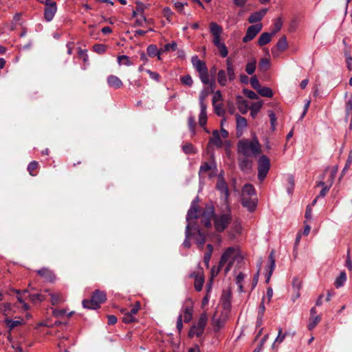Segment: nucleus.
I'll return each mask as SVG.
<instances>
[{
    "label": "nucleus",
    "instance_id": "f257e3e1",
    "mask_svg": "<svg viewBox=\"0 0 352 352\" xmlns=\"http://www.w3.org/2000/svg\"><path fill=\"white\" fill-rule=\"evenodd\" d=\"M261 151V145L256 138L252 140H242L238 143V152L245 157L256 156Z\"/></svg>",
    "mask_w": 352,
    "mask_h": 352
},
{
    "label": "nucleus",
    "instance_id": "f03ea898",
    "mask_svg": "<svg viewBox=\"0 0 352 352\" xmlns=\"http://www.w3.org/2000/svg\"><path fill=\"white\" fill-rule=\"evenodd\" d=\"M242 260V256L240 254L239 250L237 247H229L227 248L220 258V265L223 266L227 264L225 272L228 273L235 261H240Z\"/></svg>",
    "mask_w": 352,
    "mask_h": 352
},
{
    "label": "nucleus",
    "instance_id": "7ed1b4c3",
    "mask_svg": "<svg viewBox=\"0 0 352 352\" xmlns=\"http://www.w3.org/2000/svg\"><path fill=\"white\" fill-rule=\"evenodd\" d=\"M197 209L195 202H192L190 209L186 215L187 226L186 227V239L183 243V245L189 248L190 247V242L189 238L191 235V228L193 227L192 223L190 221L192 219L197 217Z\"/></svg>",
    "mask_w": 352,
    "mask_h": 352
},
{
    "label": "nucleus",
    "instance_id": "20e7f679",
    "mask_svg": "<svg viewBox=\"0 0 352 352\" xmlns=\"http://www.w3.org/2000/svg\"><path fill=\"white\" fill-rule=\"evenodd\" d=\"M106 299L105 292L96 289L93 293L90 300H84L82 301V305L85 308L96 309L100 307V304L104 302Z\"/></svg>",
    "mask_w": 352,
    "mask_h": 352
},
{
    "label": "nucleus",
    "instance_id": "39448f33",
    "mask_svg": "<svg viewBox=\"0 0 352 352\" xmlns=\"http://www.w3.org/2000/svg\"><path fill=\"white\" fill-rule=\"evenodd\" d=\"M214 221L216 230L218 232H223L232 221L230 210L228 209L226 212L216 215Z\"/></svg>",
    "mask_w": 352,
    "mask_h": 352
},
{
    "label": "nucleus",
    "instance_id": "423d86ee",
    "mask_svg": "<svg viewBox=\"0 0 352 352\" xmlns=\"http://www.w3.org/2000/svg\"><path fill=\"white\" fill-rule=\"evenodd\" d=\"M208 322V316L206 313L201 314L197 323L193 325L189 331V337L201 336L204 331L205 327Z\"/></svg>",
    "mask_w": 352,
    "mask_h": 352
},
{
    "label": "nucleus",
    "instance_id": "0eeeda50",
    "mask_svg": "<svg viewBox=\"0 0 352 352\" xmlns=\"http://www.w3.org/2000/svg\"><path fill=\"white\" fill-rule=\"evenodd\" d=\"M270 168V161L266 155H262L258 162V177L263 181Z\"/></svg>",
    "mask_w": 352,
    "mask_h": 352
},
{
    "label": "nucleus",
    "instance_id": "6e6552de",
    "mask_svg": "<svg viewBox=\"0 0 352 352\" xmlns=\"http://www.w3.org/2000/svg\"><path fill=\"white\" fill-rule=\"evenodd\" d=\"M192 202H195V204H196V207H197V217L192 219L190 220V221L194 225L197 226L193 222V220L194 219H200L201 223V225L204 227H205V228L210 227L211 226V219H212V218L213 217V214H214L213 210L210 208L207 210L204 211L201 216H199V212L197 204L196 201H193Z\"/></svg>",
    "mask_w": 352,
    "mask_h": 352
},
{
    "label": "nucleus",
    "instance_id": "1a4fd4ad",
    "mask_svg": "<svg viewBox=\"0 0 352 352\" xmlns=\"http://www.w3.org/2000/svg\"><path fill=\"white\" fill-rule=\"evenodd\" d=\"M210 32L213 36L212 43L217 47L223 43L221 42V35L223 33V28L215 22H211L209 25Z\"/></svg>",
    "mask_w": 352,
    "mask_h": 352
},
{
    "label": "nucleus",
    "instance_id": "9d476101",
    "mask_svg": "<svg viewBox=\"0 0 352 352\" xmlns=\"http://www.w3.org/2000/svg\"><path fill=\"white\" fill-rule=\"evenodd\" d=\"M45 8L44 12V16L47 21H51L56 11L57 7L55 1L52 0H46L45 2Z\"/></svg>",
    "mask_w": 352,
    "mask_h": 352
},
{
    "label": "nucleus",
    "instance_id": "9b49d317",
    "mask_svg": "<svg viewBox=\"0 0 352 352\" xmlns=\"http://www.w3.org/2000/svg\"><path fill=\"white\" fill-rule=\"evenodd\" d=\"M261 23H257L250 25V27H248L246 31V34L245 36L243 38V41L244 43H247L250 41H252L256 36V35L261 30Z\"/></svg>",
    "mask_w": 352,
    "mask_h": 352
},
{
    "label": "nucleus",
    "instance_id": "f8f14e48",
    "mask_svg": "<svg viewBox=\"0 0 352 352\" xmlns=\"http://www.w3.org/2000/svg\"><path fill=\"white\" fill-rule=\"evenodd\" d=\"M228 315L222 314V312L220 314L219 316H217V314L214 315L212 320V323L215 331H219L221 328L224 327L226 321L228 319Z\"/></svg>",
    "mask_w": 352,
    "mask_h": 352
},
{
    "label": "nucleus",
    "instance_id": "ddd939ff",
    "mask_svg": "<svg viewBox=\"0 0 352 352\" xmlns=\"http://www.w3.org/2000/svg\"><path fill=\"white\" fill-rule=\"evenodd\" d=\"M217 189L219 190L223 195L224 199H227L229 197V190L227 183L224 180L222 174H219L218 176V180L217 183Z\"/></svg>",
    "mask_w": 352,
    "mask_h": 352
},
{
    "label": "nucleus",
    "instance_id": "4468645a",
    "mask_svg": "<svg viewBox=\"0 0 352 352\" xmlns=\"http://www.w3.org/2000/svg\"><path fill=\"white\" fill-rule=\"evenodd\" d=\"M4 323L6 328L8 329L9 331H11L17 327L23 324L24 320L20 317H16L14 319H10L7 317L4 320Z\"/></svg>",
    "mask_w": 352,
    "mask_h": 352
},
{
    "label": "nucleus",
    "instance_id": "2eb2a0df",
    "mask_svg": "<svg viewBox=\"0 0 352 352\" xmlns=\"http://www.w3.org/2000/svg\"><path fill=\"white\" fill-rule=\"evenodd\" d=\"M193 312L192 302L190 299H188L186 301V307L182 311V317L185 322H188L191 320Z\"/></svg>",
    "mask_w": 352,
    "mask_h": 352
},
{
    "label": "nucleus",
    "instance_id": "dca6fc26",
    "mask_svg": "<svg viewBox=\"0 0 352 352\" xmlns=\"http://www.w3.org/2000/svg\"><path fill=\"white\" fill-rule=\"evenodd\" d=\"M221 305L223 307L222 314L229 316L231 310V294L230 292L224 293L221 297Z\"/></svg>",
    "mask_w": 352,
    "mask_h": 352
},
{
    "label": "nucleus",
    "instance_id": "f3484780",
    "mask_svg": "<svg viewBox=\"0 0 352 352\" xmlns=\"http://www.w3.org/2000/svg\"><path fill=\"white\" fill-rule=\"evenodd\" d=\"M193 227L191 228V231H195V242L199 248H202L206 242V236L203 232H201L199 226H195L192 223Z\"/></svg>",
    "mask_w": 352,
    "mask_h": 352
},
{
    "label": "nucleus",
    "instance_id": "a211bd4d",
    "mask_svg": "<svg viewBox=\"0 0 352 352\" xmlns=\"http://www.w3.org/2000/svg\"><path fill=\"white\" fill-rule=\"evenodd\" d=\"M239 168L243 172L248 173L252 169L253 161L250 159V157L243 155V157L239 158Z\"/></svg>",
    "mask_w": 352,
    "mask_h": 352
},
{
    "label": "nucleus",
    "instance_id": "6ab92c4d",
    "mask_svg": "<svg viewBox=\"0 0 352 352\" xmlns=\"http://www.w3.org/2000/svg\"><path fill=\"white\" fill-rule=\"evenodd\" d=\"M190 277L195 278V288L197 291L199 292L202 289L203 285L204 283V277L201 272L192 273L190 274Z\"/></svg>",
    "mask_w": 352,
    "mask_h": 352
},
{
    "label": "nucleus",
    "instance_id": "aec40b11",
    "mask_svg": "<svg viewBox=\"0 0 352 352\" xmlns=\"http://www.w3.org/2000/svg\"><path fill=\"white\" fill-rule=\"evenodd\" d=\"M192 63L197 72L200 74L208 70L206 63L198 58L197 56L192 57Z\"/></svg>",
    "mask_w": 352,
    "mask_h": 352
},
{
    "label": "nucleus",
    "instance_id": "412c9836",
    "mask_svg": "<svg viewBox=\"0 0 352 352\" xmlns=\"http://www.w3.org/2000/svg\"><path fill=\"white\" fill-rule=\"evenodd\" d=\"M267 12V8H263L258 12H254L249 16L248 21L250 23H254L260 21Z\"/></svg>",
    "mask_w": 352,
    "mask_h": 352
},
{
    "label": "nucleus",
    "instance_id": "4be33fe9",
    "mask_svg": "<svg viewBox=\"0 0 352 352\" xmlns=\"http://www.w3.org/2000/svg\"><path fill=\"white\" fill-rule=\"evenodd\" d=\"M107 81L109 87L116 89H120L123 85L122 80L118 76L114 75L109 76Z\"/></svg>",
    "mask_w": 352,
    "mask_h": 352
},
{
    "label": "nucleus",
    "instance_id": "5701e85b",
    "mask_svg": "<svg viewBox=\"0 0 352 352\" xmlns=\"http://www.w3.org/2000/svg\"><path fill=\"white\" fill-rule=\"evenodd\" d=\"M243 206L247 208L250 211H253L256 208V201L252 197H243L241 198Z\"/></svg>",
    "mask_w": 352,
    "mask_h": 352
},
{
    "label": "nucleus",
    "instance_id": "b1692460",
    "mask_svg": "<svg viewBox=\"0 0 352 352\" xmlns=\"http://www.w3.org/2000/svg\"><path fill=\"white\" fill-rule=\"evenodd\" d=\"M212 104L214 110H221L222 95L220 91H217L214 93L212 98Z\"/></svg>",
    "mask_w": 352,
    "mask_h": 352
},
{
    "label": "nucleus",
    "instance_id": "393cba45",
    "mask_svg": "<svg viewBox=\"0 0 352 352\" xmlns=\"http://www.w3.org/2000/svg\"><path fill=\"white\" fill-rule=\"evenodd\" d=\"M199 76L202 83L204 85H210V89L212 91H213V89L214 87V81L210 80L208 70H206L204 72L199 74Z\"/></svg>",
    "mask_w": 352,
    "mask_h": 352
},
{
    "label": "nucleus",
    "instance_id": "a878e982",
    "mask_svg": "<svg viewBox=\"0 0 352 352\" xmlns=\"http://www.w3.org/2000/svg\"><path fill=\"white\" fill-rule=\"evenodd\" d=\"M37 273L47 281H53L55 276L52 271L47 268H42L37 271Z\"/></svg>",
    "mask_w": 352,
    "mask_h": 352
},
{
    "label": "nucleus",
    "instance_id": "bb28decb",
    "mask_svg": "<svg viewBox=\"0 0 352 352\" xmlns=\"http://www.w3.org/2000/svg\"><path fill=\"white\" fill-rule=\"evenodd\" d=\"M211 90L209 88H204L199 94V103L201 106V110H206L207 108V105L204 103L205 99L210 94Z\"/></svg>",
    "mask_w": 352,
    "mask_h": 352
},
{
    "label": "nucleus",
    "instance_id": "cd10ccee",
    "mask_svg": "<svg viewBox=\"0 0 352 352\" xmlns=\"http://www.w3.org/2000/svg\"><path fill=\"white\" fill-rule=\"evenodd\" d=\"M274 36V34L268 32H263L260 36L258 40V45L260 46H263L267 43H269L271 40L272 37Z\"/></svg>",
    "mask_w": 352,
    "mask_h": 352
},
{
    "label": "nucleus",
    "instance_id": "c85d7f7f",
    "mask_svg": "<svg viewBox=\"0 0 352 352\" xmlns=\"http://www.w3.org/2000/svg\"><path fill=\"white\" fill-rule=\"evenodd\" d=\"M226 74L229 81H232L235 78L234 68L229 59L226 60Z\"/></svg>",
    "mask_w": 352,
    "mask_h": 352
},
{
    "label": "nucleus",
    "instance_id": "c756f323",
    "mask_svg": "<svg viewBox=\"0 0 352 352\" xmlns=\"http://www.w3.org/2000/svg\"><path fill=\"white\" fill-rule=\"evenodd\" d=\"M270 259V266H269V271L267 274H266V283H268L270 280V278L272 275V273L274 272V270L275 268V259L273 256V252H271L269 256Z\"/></svg>",
    "mask_w": 352,
    "mask_h": 352
},
{
    "label": "nucleus",
    "instance_id": "7c9ffc66",
    "mask_svg": "<svg viewBox=\"0 0 352 352\" xmlns=\"http://www.w3.org/2000/svg\"><path fill=\"white\" fill-rule=\"evenodd\" d=\"M228 76L225 70L221 69L217 73V81L221 86H226L228 82Z\"/></svg>",
    "mask_w": 352,
    "mask_h": 352
},
{
    "label": "nucleus",
    "instance_id": "2f4dec72",
    "mask_svg": "<svg viewBox=\"0 0 352 352\" xmlns=\"http://www.w3.org/2000/svg\"><path fill=\"white\" fill-rule=\"evenodd\" d=\"M255 195V190L252 185L245 184L242 189L243 197H252Z\"/></svg>",
    "mask_w": 352,
    "mask_h": 352
},
{
    "label": "nucleus",
    "instance_id": "473e14b6",
    "mask_svg": "<svg viewBox=\"0 0 352 352\" xmlns=\"http://www.w3.org/2000/svg\"><path fill=\"white\" fill-rule=\"evenodd\" d=\"M210 142L213 143L218 147H221L222 146V140L217 130L213 131L212 137L210 139Z\"/></svg>",
    "mask_w": 352,
    "mask_h": 352
},
{
    "label": "nucleus",
    "instance_id": "72a5a7b5",
    "mask_svg": "<svg viewBox=\"0 0 352 352\" xmlns=\"http://www.w3.org/2000/svg\"><path fill=\"white\" fill-rule=\"evenodd\" d=\"M216 165L214 162L208 163V162H204L201 166H200L199 175V176L206 172H208L210 170H212V168H215Z\"/></svg>",
    "mask_w": 352,
    "mask_h": 352
},
{
    "label": "nucleus",
    "instance_id": "f704fd0d",
    "mask_svg": "<svg viewBox=\"0 0 352 352\" xmlns=\"http://www.w3.org/2000/svg\"><path fill=\"white\" fill-rule=\"evenodd\" d=\"M51 296V302L53 305L59 304L65 300L63 296L61 294L52 293L50 294Z\"/></svg>",
    "mask_w": 352,
    "mask_h": 352
},
{
    "label": "nucleus",
    "instance_id": "c9c22d12",
    "mask_svg": "<svg viewBox=\"0 0 352 352\" xmlns=\"http://www.w3.org/2000/svg\"><path fill=\"white\" fill-rule=\"evenodd\" d=\"M236 129L238 131H242L247 126L246 119L240 116L237 115L236 116Z\"/></svg>",
    "mask_w": 352,
    "mask_h": 352
},
{
    "label": "nucleus",
    "instance_id": "e433bc0d",
    "mask_svg": "<svg viewBox=\"0 0 352 352\" xmlns=\"http://www.w3.org/2000/svg\"><path fill=\"white\" fill-rule=\"evenodd\" d=\"M346 274L345 273V272H342L340 274V276L336 278V281H335V286L337 287V288H339L340 287H342L344 284V283L346 282Z\"/></svg>",
    "mask_w": 352,
    "mask_h": 352
},
{
    "label": "nucleus",
    "instance_id": "4c0bfd02",
    "mask_svg": "<svg viewBox=\"0 0 352 352\" xmlns=\"http://www.w3.org/2000/svg\"><path fill=\"white\" fill-rule=\"evenodd\" d=\"M245 278V274L240 272L235 278L236 284L238 286V290L239 292H243V281Z\"/></svg>",
    "mask_w": 352,
    "mask_h": 352
},
{
    "label": "nucleus",
    "instance_id": "58836bf2",
    "mask_svg": "<svg viewBox=\"0 0 352 352\" xmlns=\"http://www.w3.org/2000/svg\"><path fill=\"white\" fill-rule=\"evenodd\" d=\"M257 91L261 96H264V97L270 98L273 96L272 90L270 88L267 87H260V88L257 90Z\"/></svg>",
    "mask_w": 352,
    "mask_h": 352
},
{
    "label": "nucleus",
    "instance_id": "ea45409f",
    "mask_svg": "<svg viewBox=\"0 0 352 352\" xmlns=\"http://www.w3.org/2000/svg\"><path fill=\"white\" fill-rule=\"evenodd\" d=\"M320 316L310 317L307 327L309 330H312L320 321Z\"/></svg>",
    "mask_w": 352,
    "mask_h": 352
},
{
    "label": "nucleus",
    "instance_id": "a19ab883",
    "mask_svg": "<svg viewBox=\"0 0 352 352\" xmlns=\"http://www.w3.org/2000/svg\"><path fill=\"white\" fill-rule=\"evenodd\" d=\"M256 60L253 59L252 61L247 63L245 67V72L249 74L252 75L254 74L256 69Z\"/></svg>",
    "mask_w": 352,
    "mask_h": 352
},
{
    "label": "nucleus",
    "instance_id": "79ce46f5",
    "mask_svg": "<svg viewBox=\"0 0 352 352\" xmlns=\"http://www.w3.org/2000/svg\"><path fill=\"white\" fill-rule=\"evenodd\" d=\"M288 44L286 36H282L276 44L277 48L280 51H285L287 48Z\"/></svg>",
    "mask_w": 352,
    "mask_h": 352
},
{
    "label": "nucleus",
    "instance_id": "37998d69",
    "mask_svg": "<svg viewBox=\"0 0 352 352\" xmlns=\"http://www.w3.org/2000/svg\"><path fill=\"white\" fill-rule=\"evenodd\" d=\"M177 44L176 42H172L165 45L163 47L160 48L163 53L168 52L170 51H175L177 50Z\"/></svg>",
    "mask_w": 352,
    "mask_h": 352
},
{
    "label": "nucleus",
    "instance_id": "c03bdc74",
    "mask_svg": "<svg viewBox=\"0 0 352 352\" xmlns=\"http://www.w3.org/2000/svg\"><path fill=\"white\" fill-rule=\"evenodd\" d=\"M146 52L150 57H154L159 54L160 50L157 49L155 45H150L148 46Z\"/></svg>",
    "mask_w": 352,
    "mask_h": 352
},
{
    "label": "nucleus",
    "instance_id": "a18cd8bd",
    "mask_svg": "<svg viewBox=\"0 0 352 352\" xmlns=\"http://www.w3.org/2000/svg\"><path fill=\"white\" fill-rule=\"evenodd\" d=\"M118 63L119 65H124L126 66H129L133 64L130 61L129 57L125 55L119 56L118 57Z\"/></svg>",
    "mask_w": 352,
    "mask_h": 352
},
{
    "label": "nucleus",
    "instance_id": "49530a36",
    "mask_svg": "<svg viewBox=\"0 0 352 352\" xmlns=\"http://www.w3.org/2000/svg\"><path fill=\"white\" fill-rule=\"evenodd\" d=\"M180 80L183 85H187L188 87H191L193 84L192 78L189 74L181 76Z\"/></svg>",
    "mask_w": 352,
    "mask_h": 352
},
{
    "label": "nucleus",
    "instance_id": "de8ad7c7",
    "mask_svg": "<svg viewBox=\"0 0 352 352\" xmlns=\"http://www.w3.org/2000/svg\"><path fill=\"white\" fill-rule=\"evenodd\" d=\"M183 151L186 154H193L197 152L193 145L190 143H187L182 146Z\"/></svg>",
    "mask_w": 352,
    "mask_h": 352
},
{
    "label": "nucleus",
    "instance_id": "09e8293b",
    "mask_svg": "<svg viewBox=\"0 0 352 352\" xmlns=\"http://www.w3.org/2000/svg\"><path fill=\"white\" fill-rule=\"evenodd\" d=\"M30 300L33 302H42L45 300V297L40 294H28Z\"/></svg>",
    "mask_w": 352,
    "mask_h": 352
},
{
    "label": "nucleus",
    "instance_id": "8fccbe9b",
    "mask_svg": "<svg viewBox=\"0 0 352 352\" xmlns=\"http://www.w3.org/2000/svg\"><path fill=\"white\" fill-rule=\"evenodd\" d=\"M283 25V21L280 18H278L274 21V30L272 32V33L274 35L276 33H277L282 28Z\"/></svg>",
    "mask_w": 352,
    "mask_h": 352
},
{
    "label": "nucleus",
    "instance_id": "3c124183",
    "mask_svg": "<svg viewBox=\"0 0 352 352\" xmlns=\"http://www.w3.org/2000/svg\"><path fill=\"white\" fill-rule=\"evenodd\" d=\"M270 65V62L267 58H262L259 62V69L263 71L268 69Z\"/></svg>",
    "mask_w": 352,
    "mask_h": 352
},
{
    "label": "nucleus",
    "instance_id": "603ef678",
    "mask_svg": "<svg viewBox=\"0 0 352 352\" xmlns=\"http://www.w3.org/2000/svg\"><path fill=\"white\" fill-rule=\"evenodd\" d=\"M217 49L219 51V54L221 57L226 58L228 54V51L226 45L223 43L217 46Z\"/></svg>",
    "mask_w": 352,
    "mask_h": 352
},
{
    "label": "nucleus",
    "instance_id": "864d4df0",
    "mask_svg": "<svg viewBox=\"0 0 352 352\" xmlns=\"http://www.w3.org/2000/svg\"><path fill=\"white\" fill-rule=\"evenodd\" d=\"M207 122V115L206 111H201L199 116V124L200 126L204 127Z\"/></svg>",
    "mask_w": 352,
    "mask_h": 352
},
{
    "label": "nucleus",
    "instance_id": "5fc2aeb1",
    "mask_svg": "<svg viewBox=\"0 0 352 352\" xmlns=\"http://www.w3.org/2000/svg\"><path fill=\"white\" fill-rule=\"evenodd\" d=\"M124 313V316L122 317V321L124 323H130L135 320V317L131 316L128 311L125 312V310L122 311Z\"/></svg>",
    "mask_w": 352,
    "mask_h": 352
},
{
    "label": "nucleus",
    "instance_id": "6e6d98bb",
    "mask_svg": "<svg viewBox=\"0 0 352 352\" xmlns=\"http://www.w3.org/2000/svg\"><path fill=\"white\" fill-rule=\"evenodd\" d=\"M250 82L251 86L252 87V88L254 89L257 91L260 88L261 85H260L259 81L256 76H252L250 80Z\"/></svg>",
    "mask_w": 352,
    "mask_h": 352
},
{
    "label": "nucleus",
    "instance_id": "4d7b16f0",
    "mask_svg": "<svg viewBox=\"0 0 352 352\" xmlns=\"http://www.w3.org/2000/svg\"><path fill=\"white\" fill-rule=\"evenodd\" d=\"M351 163H352V151H350L348 154V157H347V160H346L345 166L342 170L343 173H344L345 172H346L349 170V168H350V166L351 165Z\"/></svg>",
    "mask_w": 352,
    "mask_h": 352
},
{
    "label": "nucleus",
    "instance_id": "13d9d810",
    "mask_svg": "<svg viewBox=\"0 0 352 352\" xmlns=\"http://www.w3.org/2000/svg\"><path fill=\"white\" fill-rule=\"evenodd\" d=\"M302 287V281L297 277H294L292 280L293 290H300Z\"/></svg>",
    "mask_w": 352,
    "mask_h": 352
},
{
    "label": "nucleus",
    "instance_id": "bf43d9fd",
    "mask_svg": "<svg viewBox=\"0 0 352 352\" xmlns=\"http://www.w3.org/2000/svg\"><path fill=\"white\" fill-rule=\"evenodd\" d=\"M285 336H286V334L283 333L282 329L279 327L278 328V336L273 344V346H274L276 343H278V344L281 343L284 340Z\"/></svg>",
    "mask_w": 352,
    "mask_h": 352
},
{
    "label": "nucleus",
    "instance_id": "052dcab7",
    "mask_svg": "<svg viewBox=\"0 0 352 352\" xmlns=\"http://www.w3.org/2000/svg\"><path fill=\"white\" fill-rule=\"evenodd\" d=\"M38 163L36 161L30 162L28 166V170L31 175H34V170L38 167Z\"/></svg>",
    "mask_w": 352,
    "mask_h": 352
},
{
    "label": "nucleus",
    "instance_id": "680f3d73",
    "mask_svg": "<svg viewBox=\"0 0 352 352\" xmlns=\"http://www.w3.org/2000/svg\"><path fill=\"white\" fill-rule=\"evenodd\" d=\"M94 51L98 54H102L105 52L106 47L102 44H96L94 47Z\"/></svg>",
    "mask_w": 352,
    "mask_h": 352
},
{
    "label": "nucleus",
    "instance_id": "e2e57ef3",
    "mask_svg": "<svg viewBox=\"0 0 352 352\" xmlns=\"http://www.w3.org/2000/svg\"><path fill=\"white\" fill-rule=\"evenodd\" d=\"M188 122V126H189L190 130L192 132L193 134H195V128L196 123H195L194 118L192 117H189Z\"/></svg>",
    "mask_w": 352,
    "mask_h": 352
},
{
    "label": "nucleus",
    "instance_id": "0e129e2a",
    "mask_svg": "<svg viewBox=\"0 0 352 352\" xmlns=\"http://www.w3.org/2000/svg\"><path fill=\"white\" fill-rule=\"evenodd\" d=\"M146 72L152 79L155 80V81H159L160 75L157 73L152 72L150 69H146Z\"/></svg>",
    "mask_w": 352,
    "mask_h": 352
},
{
    "label": "nucleus",
    "instance_id": "69168bd1",
    "mask_svg": "<svg viewBox=\"0 0 352 352\" xmlns=\"http://www.w3.org/2000/svg\"><path fill=\"white\" fill-rule=\"evenodd\" d=\"M232 1H233L234 6L238 8H243L248 2V0H232Z\"/></svg>",
    "mask_w": 352,
    "mask_h": 352
},
{
    "label": "nucleus",
    "instance_id": "338daca9",
    "mask_svg": "<svg viewBox=\"0 0 352 352\" xmlns=\"http://www.w3.org/2000/svg\"><path fill=\"white\" fill-rule=\"evenodd\" d=\"M223 267V266H221L220 265V262L219 263V265L217 267H215L214 266L212 269H211V275L212 277L217 276L219 272H220L221 269Z\"/></svg>",
    "mask_w": 352,
    "mask_h": 352
},
{
    "label": "nucleus",
    "instance_id": "774afa93",
    "mask_svg": "<svg viewBox=\"0 0 352 352\" xmlns=\"http://www.w3.org/2000/svg\"><path fill=\"white\" fill-rule=\"evenodd\" d=\"M145 8L146 6L144 3L141 2H137L135 10L138 13L142 14L144 12Z\"/></svg>",
    "mask_w": 352,
    "mask_h": 352
}]
</instances>
